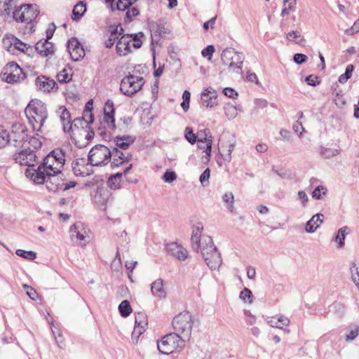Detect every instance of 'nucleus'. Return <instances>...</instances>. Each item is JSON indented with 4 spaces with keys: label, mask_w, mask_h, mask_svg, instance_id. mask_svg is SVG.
Listing matches in <instances>:
<instances>
[{
    "label": "nucleus",
    "mask_w": 359,
    "mask_h": 359,
    "mask_svg": "<svg viewBox=\"0 0 359 359\" xmlns=\"http://www.w3.org/2000/svg\"><path fill=\"white\" fill-rule=\"evenodd\" d=\"M215 50V47L212 45H208L202 50L201 54L203 57H208V60H211Z\"/></svg>",
    "instance_id": "nucleus-62"
},
{
    "label": "nucleus",
    "mask_w": 359,
    "mask_h": 359,
    "mask_svg": "<svg viewBox=\"0 0 359 359\" xmlns=\"http://www.w3.org/2000/svg\"><path fill=\"white\" fill-rule=\"evenodd\" d=\"M137 325H138V327L142 326L144 328H146L147 325V319L144 313L141 312L135 313V326Z\"/></svg>",
    "instance_id": "nucleus-44"
},
{
    "label": "nucleus",
    "mask_w": 359,
    "mask_h": 359,
    "mask_svg": "<svg viewBox=\"0 0 359 359\" xmlns=\"http://www.w3.org/2000/svg\"><path fill=\"white\" fill-rule=\"evenodd\" d=\"M25 113L33 130L40 131L48 117L46 104L39 100H32L25 108Z\"/></svg>",
    "instance_id": "nucleus-3"
},
{
    "label": "nucleus",
    "mask_w": 359,
    "mask_h": 359,
    "mask_svg": "<svg viewBox=\"0 0 359 359\" xmlns=\"http://www.w3.org/2000/svg\"><path fill=\"white\" fill-rule=\"evenodd\" d=\"M144 84V80L142 77L130 74L121 80L120 90L124 95L131 97L140 91Z\"/></svg>",
    "instance_id": "nucleus-8"
},
{
    "label": "nucleus",
    "mask_w": 359,
    "mask_h": 359,
    "mask_svg": "<svg viewBox=\"0 0 359 359\" xmlns=\"http://www.w3.org/2000/svg\"><path fill=\"white\" fill-rule=\"evenodd\" d=\"M139 15V10L133 7L130 9H128L126 14L125 21L126 22H130L133 17H135Z\"/></svg>",
    "instance_id": "nucleus-60"
},
{
    "label": "nucleus",
    "mask_w": 359,
    "mask_h": 359,
    "mask_svg": "<svg viewBox=\"0 0 359 359\" xmlns=\"http://www.w3.org/2000/svg\"><path fill=\"white\" fill-rule=\"evenodd\" d=\"M320 153L323 157L330 158L338 155L340 151L337 149L321 147Z\"/></svg>",
    "instance_id": "nucleus-41"
},
{
    "label": "nucleus",
    "mask_w": 359,
    "mask_h": 359,
    "mask_svg": "<svg viewBox=\"0 0 359 359\" xmlns=\"http://www.w3.org/2000/svg\"><path fill=\"white\" fill-rule=\"evenodd\" d=\"M332 307L334 312L339 316H342L344 314L345 307L342 304L339 302H334L332 305Z\"/></svg>",
    "instance_id": "nucleus-57"
},
{
    "label": "nucleus",
    "mask_w": 359,
    "mask_h": 359,
    "mask_svg": "<svg viewBox=\"0 0 359 359\" xmlns=\"http://www.w3.org/2000/svg\"><path fill=\"white\" fill-rule=\"evenodd\" d=\"M240 297L243 301H248L249 303L252 302V294L248 288H244L240 293Z\"/></svg>",
    "instance_id": "nucleus-56"
},
{
    "label": "nucleus",
    "mask_w": 359,
    "mask_h": 359,
    "mask_svg": "<svg viewBox=\"0 0 359 359\" xmlns=\"http://www.w3.org/2000/svg\"><path fill=\"white\" fill-rule=\"evenodd\" d=\"M177 179V175L174 171L167 170L162 176V180L167 183H172Z\"/></svg>",
    "instance_id": "nucleus-55"
},
{
    "label": "nucleus",
    "mask_w": 359,
    "mask_h": 359,
    "mask_svg": "<svg viewBox=\"0 0 359 359\" xmlns=\"http://www.w3.org/2000/svg\"><path fill=\"white\" fill-rule=\"evenodd\" d=\"M243 60V55L241 53L238 55L235 56L234 60L231 63L226 65L230 72L240 74L242 72Z\"/></svg>",
    "instance_id": "nucleus-30"
},
{
    "label": "nucleus",
    "mask_w": 359,
    "mask_h": 359,
    "mask_svg": "<svg viewBox=\"0 0 359 359\" xmlns=\"http://www.w3.org/2000/svg\"><path fill=\"white\" fill-rule=\"evenodd\" d=\"M81 118H83L85 120V123L87 126H88L89 123H91L93 122V112L90 109H84L83 113V116Z\"/></svg>",
    "instance_id": "nucleus-58"
},
{
    "label": "nucleus",
    "mask_w": 359,
    "mask_h": 359,
    "mask_svg": "<svg viewBox=\"0 0 359 359\" xmlns=\"http://www.w3.org/2000/svg\"><path fill=\"white\" fill-rule=\"evenodd\" d=\"M69 233L72 241L78 242L81 246L86 243L88 229L82 222H76L71 226Z\"/></svg>",
    "instance_id": "nucleus-14"
},
{
    "label": "nucleus",
    "mask_w": 359,
    "mask_h": 359,
    "mask_svg": "<svg viewBox=\"0 0 359 359\" xmlns=\"http://www.w3.org/2000/svg\"><path fill=\"white\" fill-rule=\"evenodd\" d=\"M185 342L180 335L171 332L165 334L157 341V348L161 354L170 355L177 350H182Z\"/></svg>",
    "instance_id": "nucleus-5"
},
{
    "label": "nucleus",
    "mask_w": 359,
    "mask_h": 359,
    "mask_svg": "<svg viewBox=\"0 0 359 359\" xmlns=\"http://www.w3.org/2000/svg\"><path fill=\"white\" fill-rule=\"evenodd\" d=\"M65 163V153L62 149L52 151L39 165V177L36 181H44L46 173H58Z\"/></svg>",
    "instance_id": "nucleus-1"
},
{
    "label": "nucleus",
    "mask_w": 359,
    "mask_h": 359,
    "mask_svg": "<svg viewBox=\"0 0 359 359\" xmlns=\"http://www.w3.org/2000/svg\"><path fill=\"white\" fill-rule=\"evenodd\" d=\"M286 38L288 41H293L298 45H302L305 41L304 37L297 31L288 32L286 35Z\"/></svg>",
    "instance_id": "nucleus-38"
},
{
    "label": "nucleus",
    "mask_w": 359,
    "mask_h": 359,
    "mask_svg": "<svg viewBox=\"0 0 359 359\" xmlns=\"http://www.w3.org/2000/svg\"><path fill=\"white\" fill-rule=\"evenodd\" d=\"M323 215L318 213L312 217V218L306 222V231L308 233H313L322 224Z\"/></svg>",
    "instance_id": "nucleus-28"
},
{
    "label": "nucleus",
    "mask_w": 359,
    "mask_h": 359,
    "mask_svg": "<svg viewBox=\"0 0 359 359\" xmlns=\"http://www.w3.org/2000/svg\"><path fill=\"white\" fill-rule=\"evenodd\" d=\"M348 228L347 226H343L338 230V232L335 236V241L338 243V247L342 248L344 245V240L346 236L348 234Z\"/></svg>",
    "instance_id": "nucleus-37"
},
{
    "label": "nucleus",
    "mask_w": 359,
    "mask_h": 359,
    "mask_svg": "<svg viewBox=\"0 0 359 359\" xmlns=\"http://www.w3.org/2000/svg\"><path fill=\"white\" fill-rule=\"evenodd\" d=\"M212 142H207L205 143H198V147L202 149L206 154V158H208L211 156V149Z\"/></svg>",
    "instance_id": "nucleus-54"
},
{
    "label": "nucleus",
    "mask_w": 359,
    "mask_h": 359,
    "mask_svg": "<svg viewBox=\"0 0 359 359\" xmlns=\"http://www.w3.org/2000/svg\"><path fill=\"white\" fill-rule=\"evenodd\" d=\"M129 34H122L116 43V53L120 56H125L131 52Z\"/></svg>",
    "instance_id": "nucleus-22"
},
{
    "label": "nucleus",
    "mask_w": 359,
    "mask_h": 359,
    "mask_svg": "<svg viewBox=\"0 0 359 359\" xmlns=\"http://www.w3.org/2000/svg\"><path fill=\"white\" fill-rule=\"evenodd\" d=\"M59 110L60 111V120L63 126L64 131L65 133L72 131V124H71L69 111L65 107H60Z\"/></svg>",
    "instance_id": "nucleus-27"
},
{
    "label": "nucleus",
    "mask_w": 359,
    "mask_h": 359,
    "mask_svg": "<svg viewBox=\"0 0 359 359\" xmlns=\"http://www.w3.org/2000/svg\"><path fill=\"white\" fill-rule=\"evenodd\" d=\"M184 137L186 140L191 144H194L197 142V135L193 132L192 128L187 127L185 128Z\"/></svg>",
    "instance_id": "nucleus-48"
},
{
    "label": "nucleus",
    "mask_w": 359,
    "mask_h": 359,
    "mask_svg": "<svg viewBox=\"0 0 359 359\" xmlns=\"http://www.w3.org/2000/svg\"><path fill=\"white\" fill-rule=\"evenodd\" d=\"M123 29L121 25H117L109 27V36L104 41L107 48H111L117 39H119L123 34Z\"/></svg>",
    "instance_id": "nucleus-23"
},
{
    "label": "nucleus",
    "mask_w": 359,
    "mask_h": 359,
    "mask_svg": "<svg viewBox=\"0 0 359 359\" xmlns=\"http://www.w3.org/2000/svg\"><path fill=\"white\" fill-rule=\"evenodd\" d=\"M143 36L144 34L142 32H139L138 34H133L129 35L130 39L132 38L133 41H134V43H133V46L135 48L137 49L142 46V42L140 41V37H142Z\"/></svg>",
    "instance_id": "nucleus-53"
},
{
    "label": "nucleus",
    "mask_w": 359,
    "mask_h": 359,
    "mask_svg": "<svg viewBox=\"0 0 359 359\" xmlns=\"http://www.w3.org/2000/svg\"><path fill=\"white\" fill-rule=\"evenodd\" d=\"M146 328H144L142 326L138 327V325L135 326L134 330L132 332V340L134 344H137L138 339L140 336L144 332Z\"/></svg>",
    "instance_id": "nucleus-47"
},
{
    "label": "nucleus",
    "mask_w": 359,
    "mask_h": 359,
    "mask_svg": "<svg viewBox=\"0 0 359 359\" xmlns=\"http://www.w3.org/2000/svg\"><path fill=\"white\" fill-rule=\"evenodd\" d=\"M104 121L108 127L111 129L116 128L114 119V107L111 100H107L104 108Z\"/></svg>",
    "instance_id": "nucleus-21"
},
{
    "label": "nucleus",
    "mask_w": 359,
    "mask_h": 359,
    "mask_svg": "<svg viewBox=\"0 0 359 359\" xmlns=\"http://www.w3.org/2000/svg\"><path fill=\"white\" fill-rule=\"evenodd\" d=\"M198 143H205L207 142H212V137L209 129L200 130L197 134Z\"/></svg>",
    "instance_id": "nucleus-36"
},
{
    "label": "nucleus",
    "mask_w": 359,
    "mask_h": 359,
    "mask_svg": "<svg viewBox=\"0 0 359 359\" xmlns=\"http://www.w3.org/2000/svg\"><path fill=\"white\" fill-rule=\"evenodd\" d=\"M15 7L14 0H0V15H9Z\"/></svg>",
    "instance_id": "nucleus-31"
},
{
    "label": "nucleus",
    "mask_w": 359,
    "mask_h": 359,
    "mask_svg": "<svg viewBox=\"0 0 359 359\" xmlns=\"http://www.w3.org/2000/svg\"><path fill=\"white\" fill-rule=\"evenodd\" d=\"M46 188L49 191L56 192L62 189L65 184V175L61 171L58 173H46L43 175Z\"/></svg>",
    "instance_id": "nucleus-13"
},
{
    "label": "nucleus",
    "mask_w": 359,
    "mask_h": 359,
    "mask_svg": "<svg viewBox=\"0 0 359 359\" xmlns=\"http://www.w3.org/2000/svg\"><path fill=\"white\" fill-rule=\"evenodd\" d=\"M111 158L112 162L111 163V167L112 168L119 167L126 163H128L131 160L132 156L129 154L126 155L123 152L119 151L116 148H114L113 151H111Z\"/></svg>",
    "instance_id": "nucleus-20"
},
{
    "label": "nucleus",
    "mask_w": 359,
    "mask_h": 359,
    "mask_svg": "<svg viewBox=\"0 0 359 359\" xmlns=\"http://www.w3.org/2000/svg\"><path fill=\"white\" fill-rule=\"evenodd\" d=\"M57 79L60 83H66L72 79V75L68 74L67 69H63L57 73Z\"/></svg>",
    "instance_id": "nucleus-50"
},
{
    "label": "nucleus",
    "mask_w": 359,
    "mask_h": 359,
    "mask_svg": "<svg viewBox=\"0 0 359 359\" xmlns=\"http://www.w3.org/2000/svg\"><path fill=\"white\" fill-rule=\"evenodd\" d=\"M36 83L44 92H50L57 88L56 82L45 76H38L36 79Z\"/></svg>",
    "instance_id": "nucleus-25"
},
{
    "label": "nucleus",
    "mask_w": 359,
    "mask_h": 359,
    "mask_svg": "<svg viewBox=\"0 0 359 359\" xmlns=\"http://www.w3.org/2000/svg\"><path fill=\"white\" fill-rule=\"evenodd\" d=\"M224 110L226 116L228 119L232 120L238 115L236 107L233 104H226L224 107Z\"/></svg>",
    "instance_id": "nucleus-40"
},
{
    "label": "nucleus",
    "mask_w": 359,
    "mask_h": 359,
    "mask_svg": "<svg viewBox=\"0 0 359 359\" xmlns=\"http://www.w3.org/2000/svg\"><path fill=\"white\" fill-rule=\"evenodd\" d=\"M308 60V57L302 53H296L293 57L294 62L297 65H302L306 62Z\"/></svg>",
    "instance_id": "nucleus-63"
},
{
    "label": "nucleus",
    "mask_w": 359,
    "mask_h": 359,
    "mask_svg": "<svg viewBox=\"0 0 359 359\" xmlns=\"http://www.w3.org/2000/svg\"><path fill=\"white\" fill-rule=\"evenodd\" d=\"M118 311L122 317H128L132 313V309L128 301L123 300L118 306Z\"/></svg>",
    "instance_id": "nucleus-39"
},
{
    "label": "nucleus",
    "mask_w": 359,
    "mask_h": 359,
    "mask_svg": "<svg viewBox=\"0 0 359 359\" xmlns=\"http://www.w3.org/2000/svg\"><path fill=\"white\" fill-rule=\"evenodd\" d=\"M71 124H72V130L74 128L79 129L81 128L82 129H84L85 128L88 127V126L85 123V120H83V118H81V117L74 118V121H71Z\"/></svg>",
    "instance_id": "nucleus-52"
},
{
    "label": "nucleus",
    "mask_w": 359,
    "mask_h": 359,
    "mask_svg": "<svg viewBox=\"0 0 359 359\" xmlns=\"http://www.w3.org/2000/svg\"><path fill=\"white\" fill-rule=\"evenodd\" d=\"M151 291L157 297H165L166 292L163 287V280L161 278H158L153 282L151 285Z\"/></svg>",
    "instance_id": "nucleus-29"
},
{
    "label": "nucleus",
    "mask_w": 359,
    "mask_h": 359,
    "mask_svg": "<svg viewBox=\"0 0 359 359\" xmlns=\"http://www.w3.org/2000/svg\"><path fill=\"white\" fill-rule=\"evenodd\" d=\"M1 76L7 83H15L22 81L25 75L16 62H11L8 63L4 68Z\"/></svg>",
    "instance_id": "nucleus-10"
},
{
    "label": "nucleus",
    "mask_w": 359,
    "mask_h": 359,
    "mask_svg": "<svg viewBox=\"0 0 359 359\" xmlns=\"http://www.w3.org/2000/svg\"><path fill=\"white\" fill-rule=\"evenodd\" d=\"M168 253L180 261H184L188 257V251L182 245L177 243H171L168 245Z\"/></svg>",
    "instance_id": "nucleus-19"
},
{
    "label": "nucleus",
    "mask_w": 359,
    "mask_h": 359,
    "mask_svg": "<svg viewBox=\"0 0 359 359\" xmlns=\"http://www.w3.org/2000/svg\"><path fill=\"white\" fill-rule=\"evenodd\" d=\"M194 322V317L189 311L179 313L172 320L174 333L180 335L184 341H189Z\"/></svg>",
    "instance_id": "nucleus-4"
},
{
    "label": "nucleus",
    "mask_w": 359,
    "mask_h": 359,
    "mask_svg": "<svg viewBox=\"0 0 359 359\" xmlns=\"http://www.w3.org/2000/svg\"><path fill=\"white\" fill-rule=\"evenodd\" d=\"M359 32V20H356L353 25L348 29H346L345 30V34L347 35H353L355 33H357Z\"/></svg>",
    "instance_id": "nucleus-64"
},
{
    "label": "nucleus",
    "mask_w": 359,
    "mask_h": 359,
    "mask_svg": "<svg viewBox=\"0 0 359 359\" xmlns=\"http://www.w3.org/2000/svg\"><path fill=\"white\" fill-rule=\"evenodd\" d=\"M347 334L345 336L346 341H354L359 336V325H351L347 327Z\"/></svg>",
    "instance_id": "nucleus-35"
},
{
    "label": "nucleus",
    "mask_w": 359,
    "mask_h": 359,
    "mask_svg": "<svg viewBox=\"0 0 359 359\" xmlns=\"http://www.w3.org/2000/svg\"><path fill=\"white\" fill-rule=\"evenodd\" d=\"M241 53L235 51L234 49L231 48H227L224 49L221 55V59L224 65L231 63L234 58L235 56L238 55Z\"/></svg>",
    "instance_id": "nucleus-33"
},
{
    "label": "nucleus",
    "mask_w": 359,
    "mask_h": 359,
    "mask_svg": "<svg viewBox=\"0 0 359 359\" xmlns=\"http://www.w3.org/2000/svg\"><path fill=\"white\" fill-rule=\"evenodd\" d=\"M111 151L106 146L97 144L88 153V161L93 166L106 165L111 159Z\"/></svg>",
    "instance_id": "nucleus-6"
},
{
    "label": "nucleus",
    "mask_w": 359,
    "mask_h": 359,
    "mask_svg": "<svg viewBox=\"0 0 359 359\" xmlns=\"http://www.w3.org/2000/svg\"><path fill=\"white\" fill-rule=\"evenodd\" d=\"M131 5V0H118L116 4V8L119 11H125Z\"/></svg>",
    "instance_id": "nucleus-61"
},
{
    "label": "nucleus",
    "mask_w": 359,
    "mask_h": 359,
    "mask_svg": "<svg viewBox=\"0 0 359 359\" xmlns=\"http://www.w3.org/2000/svg\"><path fill=\"white\" fill-rule=\"evenodd\" d=\"M196 251L201 255L205 264L211 270L219 269L222 264L221 254L209 236H204L202 246Z\"/></svg>",
    "instance_id": "nucleus-2"
},
{
    "label": "nucleus",
    "mask_w": 359,
    "mask_h": 359,
    "mask_svg": "<svg viewBox=\"0 0 359 359\" xmlns=\"http://www.w3.org/2000/svg\"><path fill=\"white\" fill-rule=\"evenodd\" d=\"M223 201L226 203V208L229 209L230 212L233 211V201L234 196L232 192H227L224 194L222 197Z\"/></svg>",
    "instance_id": "nucleus-42"
},
{
    "label": "nucleus",
    "mask_w": 359,
    "mask_h": 359,
    "mask_svg": "<svg viewBox=\"0 0 359 359\" xmlns=\"http://www.w3.org/2000/svg\"><path fill=\"white\" fill-rule=\"evenodd\" d=\"M16 255L28 260H34L36 257V254L34 251H26L21 249L16 250Z\"/></svg>",
    "instance_id": "nucleus-45"
},
{
    "label": "nucleus",
    "mask_w": 359,
    "mask_h": 359,
    "mask_svg": "<svg viewBox=\"0 0 359 359\" xmlns=\"http://www.w3.org/2000/svg\"><path fill=\"white\" fill-rule=\"evenodd\" d=\"M67 49L74 61H79L85 55L83 46L76 38H72L68 41Z\"/></svg>",
    "instance_id": "nucleus-15"
},
{
    "label": "nucleus",
    "mask_w": 359,
    "mask_h": 359,
    "mask_svg": "<svg viewBox=\"0 0 359 359\" xmlns=\"http://www.w3.org/2000/svg\"><path fill=\"white\" fill-rule=\"evenodd\" d=\"M203 230V225L201 222H198L196 224L192 226V234L191 237V243L192 248L196 250L202 246L204 236L206 235L201 236Z\"/></svg>",
    "instance_id": "nucleus-16"
},
{
    "label": "nucleus",
    "mask_w": 359,
    "mask_h": 359,
    "mask_svg": "<svg viewBox=\"0 0 359 359\" xmlns=\"http://www.w3.org/2000/svg\"><path fill=\"white\" fill-rule=\"evenodd\" d=\"M39 12L36 5L25 4L13 11V16L16 21L30 23L36 19Z\"/></svg>",
    "instance_id": "nucleus-9"
},
{
    "label": "nucleus",
    "mask_w": 359,
    "mask_h": 359,
    "mask_svg": "<svg viewBox=\"0 0 359 359\" xmlns=\"http://www.w3.org/2000/svg\"><path fill=\"white\" fill-rule=\"evenodd\" d=\"M32 146L34 149H37L41 148V141L36 137H32L29 138V141L27 140V149H29L28 146Z\"/></svg>",
    "instance_id": "nucleus-59"
},
{
    "label": "nucleus",
    "mask_w": 359,
    "mask_h": 359,
    "mask_svg": "<svg viewBox=\"0 0 359 359\" xmlns=\"http://www.w3.org/2000/svg\"><path fill=\"white\" fill-rule=\"evenodd\" d=\"M35 50L43 57L53 55L54 53V46L47 39H41L35 45Z\"/></svg>",
    "instance_id": "nucleus-24"
},
{
    "label": "nucleus",
    "mask_w": 359,
    "mask_h": 359,
    "mask_svg": "<svg viewBox=\"0 0 359 359\" xmlns=\"http://www.w3.org/2000/svg\"><path fill=\"white\" fill-rule=\"evenodd\" d=\"M234 147V142L229 144L228 148L226 149L224 147H221V151L222 152V155L224 156L223 158L226 161H230L231 159V152Z\"/></svg>",
    "instance_id": "nucleus-49"
},
{
    "label": "nucleus",
    "mask_w": 359,
    "mask_h": 359,
    "mask_svg": "<svg viewBox=\"0 0 359 359\" xmlns=\"http://www.w3.org/2000/svg\"><path fill=\"white\" fill-rule=\"evenodd\" d=\"M3 45L4 48L10 53L16 54V51L30 54L33 48L21 41L13 35L6 36L3 39Z\"/></svg>",
    "instance_id": "nucleus-11"
},
{
    "label": "nucleus",
    "mask_w": 359,
    "mask_h": 359,
    "mask_svg": "<svg viewBox=\"0 0 359 359\" xmlns=\"http://www.w3.org/2000/svg\"><path fill=\"white\" fill-rule=\"evenodd\" d=\"M149 27L151 32L152 43H154V41L157 43L158 37L163 36L167 34L166 28L161 20L149 22Z\"/></svg>",
    "instance_id": "nucleus-17"
},
{
    "label": "nucleus",
    "mask_w": 359,
    "mask_h": 359,
    "mask_svg": "<svg viewBox=\"0 0 359 359\" xmlns=\"http://www.w3.org/2000/svg\"><path fill=\"white\" fill-rule=\"evenodd\" d=\"M133 165L129 164L123 172H117L109 177L107 181L108 187L111 189H117L121 187V177L123 174H126L132 168Z\"/></svg>",
    "instance_id": "nucleus-26"
},
{
    "label": "nucleus",
    "mask_w": 359,
    "mask_h": 359,
    "mask_svg": "<svg viewBox=\"0 0 359 359\" xmlns=\"http://www.w3.org/2000/svg\"><path fill=\"white\" fill-rule=\"evenodd\" d=\"M135 141V138L129 135H123L122 137H116L114 140L116 144L121 149H127L129 146Z\"/></svg>",
    "instance_id": "nucleus-32"
},
{
    "label": "nucleus",
    "mask_w": 359,
    "mask_h": 359,
    "mask_svg": "<svg viewBox=\"0 0 359 359\" xmlns=\"http://www.w3.org/2000/svg\"><path fill=\"white\" fill-rule=\"evenodd\" d=\"M353 69L354 67L353 65H347L345 73L339 76L338 79L339 82L341 83H346L351 78Z\"/></svg>",
    "instance_id": "nucleus-43"
},
{
    "label": "nucleus",
    "mask_w": 359,
    "mask_h": 359,
    "mask_svg": "<svg viewBox=\"0 0 359 359\" xmlns=\"http://www.w3.org/2000/svg\"><path fill=\"white\" fill-rule=\"evenodd\" d=\"M27 130L22 126H14L8 132V146L15 148L17 151L27 147Z\"/></svg>",
    "instance_id": "nucleus-7"
},
{
    "label": "nucleus",
    "mask_w": 359,
    "mask_h": 359,
    "mask_svg": "<svg viewBox=\"0 0 359 359\" xmlns=\"http://www.w3.org/2000/svg\"><path fill=\"white\" fill-rule=\"evenodd\" d=\"M25 175L27 177L30 178L35 183L43 184V182L36 181L37 177H39L40 175L39 168L36 170L27 168L25 170Z\"/></svg>",
    "instance_id": "nucleus-46"
},
{
    "label": "nucleus",
    "mask_w": 359,
    "mask_h": 359,
    "mask_svg": "<svg viewBox=\"0 0 359 359\" xmlns=\"http://www.w3.org/2000/svg\"><path fill=\"white\" fill-rule=\"evenodd\" d=\"M86 11V4H83V1L79 2L77 4H76L74 7L73 11H72V19L74 20L78 21L81 18V17L83 15V14Z\"/></svg>",
    "instance_id": "nucleus-34"
},
{
    "label": "nucleus",
    "mask_w": 359,
    "mask_h": 359,
    "mask_svg": "<svg viewBox=\"0 0 359 359\" xmlns=\"http://www.w3.org/2000/svg\"><path fill=\"white\" fill-rule=\"evenodd\" d=\"M7 137V130L0 125V149L5 147L8 144Z\"/></svg>",
    "instance_id": "nucleus-51"
},
{
    "label": "nucleus",
    "mask_w": 359,
    "mask_h": 359,
    "mask_svg": "<svg viewBox=\"0 0 359 359\" xmlns=\"http://www.w3.org/2000/svg\"><path fill=\"white\" fill-rule=\"evenodd\" d=\"M15 161L20 165L34 167L37 163V156L33 150L24 148L15 153L13 155Z\"/></svg>",
    "instance_id": "nucleus-12"
},
{
    "label": "nucleus",
    "mask_w": 359,
    "mask_h": 359,
    "mask_svg": "<svg viewBox=\"0 0 359 359\" xmlns=\"http://www.w3.org/2000/svg\"><path fill=\"white\" fill-rule=\"evenodd\" d=\"M217 92L211 87L206 88L201 94V103L206 107H212L217 104Z\"/></svg>",
    "instance_id": "nucleus-18"
}]
</instances>
